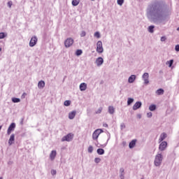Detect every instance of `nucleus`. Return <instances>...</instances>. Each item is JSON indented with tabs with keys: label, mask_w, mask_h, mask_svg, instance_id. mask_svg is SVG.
<instances>
[{
	"label": "nucleus",
	"mask_w": 179,
	"mask_h": 179,
	"mask_svg": "<svg viewBox=\"0 0 179 179\" xmlns=\"http://www.w3.org/2000/svg\"><path fill=\"white\" fill-rule=\"evenodd\" d=\"M162 162H163V155H162V154H157L155 156V159L154 162L155 166L159 167V166L162 164Z\"/></svg>",
	"instance_id": "nucleus-1"
},
{
	"label": "nucleus",
	"mask_w": 179,
	"mask_h": 179,
	"mask_svg": "<svg viewBox=\"0 0 179 179\" xmlns=\"http://www.w3.org/2000/svg\"><path fill=\"white\" fill-rule=\"evenodd\" d=\"M103 129H97L92 134V139H94V141H97V139H99V136H100V134H103Z\"/></svg>",
	"instance_id": "nucleus-2"
},
{
	"label": "nucleus",
	"mask_w": 179,
	"mask_h": 179,
	"mask_svg": "<svg viewBox=\"0 0 179 179\" xmlns=\"http://www.w3.org/2000/svg\"><path fill=\"white\" fill-rule=\"evenodd\" d=\"M103 51H104V49H103V43L101 41H99L96 43V52L101 54Z\"/></svg>",
	"instance_id": "nucleus-3"
},
{
	"label": "nucleus",
	"mask_w": 179,
	"mask_h": 179,
	"mask_svg": "<svg viewBox=\"0 0 179 179\" xmlns=\"http://www.w3.org/2000/svg\"><path fill=\"white\" fill-rule=\"evenodd\" d=\"M73 139V134L70 133L62 138V142H71Z\"/></svg>",
	"instance_id": "nucleus-4"
},
{
	"label": "nucleus",
	"mask_w": 179,
	"mask_h": 179,
	"mask_svg": "<svg viewBox=\"0 0 179 179\" xmlns=\"http://www.w3.org/2000/svg\"><path fill=\"white\" fill-rule=\"evenodd\" d=\"M73 44V39L72 38H68L65 41H64V45L66 48H69L71 45Z\"/></svg>",
	"instance_id": "nucleus-5"
},
{
	"label": "nucleus",
	"mask_w": 179,
	"mask_h": 179,
	"mask_svg": "<svg viewBox=\"0 0 179 179\" xmlns=\"http://www.w3.org/2000/svg\"><path fill=\"white\" fill-rule=\"evenodd\" d=\"M37 41H38L37 37L33 36L29 41V47H34V45L37 44Z\"/></svg>",
	"instance_id": "nucleus-6"
},
{
	"label": "nucleus",
	"mask_w": 179,
	"mask_h": 179,
	"mask_svg": "<svg viewBox=\"0 0 179 179\" xmlns=\"http://www.w3.org/2000/svg\"><path fill=\"white\" fill-rule=\"evenodd\" d=\"M15 128H16V124L15 123H12L7 130L8 135H10L12 131L15 130Z\"/></svg>",
	"instance_id": "nucleus-7"
},
{
	"label": "nucleus",
	"mask_w": 179,
	"mask_h": 179,
	"mask_svg": "<svg viewBox=\"0 0 179 179\" xmlns=\"http://www.w3.org/2000/svg\"><path fill=\"white\" fill-rule=\"evenodd\" d=\"M166 148H167V142L162 141L159 146V149L163 152V150H165Z\"/></svg>",
	"instance_id": "nucleus-8"
},
{
	"label": "nucleus",
	"mask_w": 179,
	"mask_h": 179,
	"mask_svg": "<svg viewBox=\"0 0 179 179\" xmlns=\"http://www.w3.org/2000/svg\"><path fill=\"white\" fill-rule=\"evenodd\" d=\"M143 79L144 80L145 85H148L149 84V73H145L143 75Z\"/></svg>",
	"instance_id": "nucleus-9"
},
{
	"label": "nucleus",
	"mask_w": 179,
	"mask_h": 179,
	"mask_svg": "<svg viewBox=\"0 0 179 179\" xmlns=\"http://www.w3.org/2000/svg\"><path fill=\"white\" fill-rule=\"evenodd\" d=\"M96 64L97 66H101V65H103V63L104 62V59H102V57H98L96 59Z\"/></svg>",
	"instance_id": "nucleus-10"
},
{
	"label": "nucleus",
	"mask_w": 179,
	"mask_h": 179,
	"mask_svg": "<svg viewBox=\"0 0 179 179\" xmlns=\"http://www.w3.org/2000/svg\"><path fill=\"white\" fill-rule=\"evenodd\" d=\"M56 157H57V151L56 150H52L50 154V160H52V161L54 160Z\"/></svg>",
	"instance_id": "nucleus-11"
},
{
	"label": "nucleus",
	"mask_w": 179,
	"mask_h": 179,
	"mask_svg": "<svg viewBox=\"0 0 179 179\" xmlns=\"http://www.w3.org/2000/svg\"><path fill=\"white\" fill-rule=\"evenodd\" d=\"M86 89H87V85H86V83H83L80 85V90H81V92H85Z\"/></svg>",
	"instance_id": "nucleus-12"
},
{
	"label": "nucleus",
	"mask_w": 179,
	"mask_h": 179,
	"mask_svg": "<svg viewBox=\"0 0 179 179\" xmlns=\"http://www.w3.org/2000/svg\"><path fill=\"white\" fill-rule=\"evenodd\" d=\"M142 106V103H141L140 101L136 102L134 106H133V110H138V108H141V107Z\"/></svg>",
	"instance_id": "nucleus-13"
},
{
	"label": "nucleus",
	"mask_w": 179,
	"mask_h": 179,
	"mask_svg": "<svg viewBox=\"0 0 179 179\" xmlns=\"http://www.w3.org/2000/svg\"><path fill=\"white\" fill-rule=\"evenodd\" d=\"M167 138V134L166 133H162L160 136H159V142H163V141Z\"/></svg>",
	"instance_id": "nucleus-14"
},
{
	"label": "nucleus",
	"mask_w": 179,
	"mask_h": 179,
	"mask_svg": "<svg viewBox=\"0 0 179 179\" xmlns=\"http://www.w3.org/2000/svg\"><path fill=\"white\" fill-rule=\"evenodd\" d=\"M13 142H15V134H11L10 138L8 140V145H13Z\"/></svg>",
	"instance_id": "nucleus-15"
},
{
	"label": "nucleus",
	"mask_w": 179,
	"mask_h": 179,
	"mask_svg": "<svg viewBox=\"0 0 179 179\" xmlns=\"http://www.w3.org/2000/svg\"><path fill=\"white\" fill-rule=\"evenodd\" d=\"M76 115V111L73 110L69 114V120H73Z\"/></svg>",
	"instance_id": "nucleus-16"
},
{
	"label": "nucleus",
	"mask_w": 179,
	"mask_h": 179,
	"mask_svg": "<svg viewBox=\"0 0 179 179\" xmlns=\"http://www.w3.org/2000/svg\"><path fill=\"white\" fill-rule=\"evenodd\" d=\"M135 79H136V76L135 75H131L128 80L129 83H134L135 82Z\"/></svg>",
	"instance_id": "nucleus-17"
},
{
	"label": "nucleus",
	"mask_w": 179,
	"mask_h": 179,
	"mask_svg": "<svg viewBox=\"0 0 179 179\" xmlns=\"http://www.w3.org/2000/svg\"><path fill=\"white\" fill-rule=\"evenodd\" d=\"M45 86V83L43 80H41L38 83V89H43Z\"/></svg>",
	"instance_id": "nucleus-18"
},
{
	"label": "nucleus",
	"mask_w": 179,
	"mask_h": 179,
	"mask_svg": "<svg viewBox=\"0 0 179 179\" xmlns=\"http://www.w3.org/2000/svg\"><path fill=\"white\" fill-rule=\"evenodd\" d=\"M135 145H136V140H132L129 144V148L132 149V148H135Z\"/></svg>",
	"instance_id": "nucleus-19"
},
{
	"label": "nucleus",
	"mask_w": 179,
	"mask_h": 179,
	"mask_svg": "<svg viewBox=\"0 0 179 179\" xmlns=\"http://www.w3.org/2000/svg\"><path fill=\"white\" fill-rule=\"evenodd\" d=\"M156 94H157V96H161V94H164V90L159 89L156 91Z\"/></svg>",
	"instance_id": "nucleus-20"
},
{
	"label": "nucleus",
	"mask_w": 179,
	"mask_h": 179,
	"mask_svg": "<svg viewBox=\"0 0 179 179\" xmlns=\"http://www.w3.org/2000/svg\"><path fill=\"white\" fill-rule=\"evenodd\" d=\"M115 109L114 108V107H113V106L108 107V113L110 114H113V113H115Z\"/></svg>",
	"instance_id": "nucleus-21"
},
{
	"label": "nucleus",
	"mask_w": 179,
	"mask_h": 179,
	"mask_svg": "<svg viewBox=\"0 0 179 179\" xmlns=\"http://www.w3.org/2000/svg\"><path fill=\"white\" fill-rule=\"evenodd\" d=\"M79 0H73L72 5L73 6H78L79 5Z\"/></svg>",
	"instance_id": "nucleus-22"
},
{
	"label": "nucleus",
	"mask_w": 179,
	"mask_h": 179,
	"mask_svg": "<svg viewBox=\"0 0 179 179\" xmlns=\"http://www.w3.org/2000/svg\"><path fill=\"white\" fill-rule=\"evenodd\" d=\"M98 155H104V150H103V148H99L96 150Z\"/></svg>",
	"instance_id": "nucleus-23"
},
{
	"label": "nucleus",
	"mask_w": 179,
	"mask_h": 179,
	"mask_svg": "<svg viewBox=\"0 0 179 179\" xmlns=\"http://www.w3.org/2000/svg\"><path fill=\"white\" fill-rule=\"evenodd\" d=\"M149 110L150 111H155V110H156V105H150Z\"/></svg>",
	"instance_id": "nucleus-24"
},
{
	"label": "nucleus",
	"mask_w": 179,
	"mask_h": 179,
	"mask_svg": "<svg viewBox=\"0 0 179 179\" xmlns=\"http://www.w3.org/2000/svg\"><path fill=\"white\" fill-rule=\"evenodd\" d=\"M132 103H134V99L132 98H129L127 100V104L128 106H129L130 104H132Z\"/></svg>",
	"instance_id": "nucleus-25"
},
{
	"label": "nucleus",
	"mask_w": 179,
	"mask_h": 179,
	"mask_svg": "<svg viewBox=\"0 0 179 179\" xmlns=\"http://www.w3.org/2000/svg\"><path fill=\"white\" fill-rule=\"evenodd\" d=\"M153 29H155V26H150V27H148V31H149L150 33H153V31H154Z\"/></svg>",
	"instance_id": "nucleus-26"
},
{
	"label": "nucleus",
	"mask_w": 179,
	"mask_h": 179,
	"mask_svg": "<svg viewBox=\"0 0 179 179\" xmlns=\"http://www.w3.org/2000/svg\"><path fill=\"white\" fill-rule=\"evenodd\" d=\"M12 101H13V103H19V102H20V99L19 98H13L12 99Z\"/></svg>",
	"instance_id": "nucleus-27"
},
{
	"label": "nucleus",
	"mask_w": 179,
	"mask_h": 179,
	"mask_svg": "<svg viewBox=\"0 0 179 179\" xmlns=\"http://www.w3.org/2000/svg\"><path fill=\"white\" fill-rule=\"evenodd\" d=\"M88 153H92L93 152V146H92V145H90L89 147H88Z\"/></svg>",
	"instance_id": "nucleus-28"
},
{
	"label": "nucleus",
	"mask_w": 179,
	"mask_h": 179,
	"mask_svg": "<svg viewBox=\"0 0 179 179\" xmlns=\"http://www.w3.org/2000/svg\"><path fill=\"white\" fill-rule=\"evenodd\" d=\"M5 37H6V35H5V33L1 32L0 33V40H1L2 38H5Z\"/></svg>",
	"instance_id": "nucleus-29"
},
{
	"label": "nucleus",
	"mask_w": 179,
	"mask_h": 179,
	"mask_svg": "<svg viewBox=\"0 0 179 179\" xmlns=\"http://www.w3.org/2000/svg\"><path fill=\"white\" fill-rule=\"evenodd\" d=\"M101 111H103V108H102V107L99 108L96 110V112H95V114H101Z\"/></svg>",
	"instance_id": "nucleus-30"
},
{
	"label": "nucleus",
	"mask_w": 179,
	"mask_h": 179,
	"mask_svg": "<svg viewBox=\"0 0 179 179\" xmlns=\"http://www.w3.org/2000/svg\"><path fill=\"white\" fill-rule=\"evenodd\" d=\"M123 3H124V0H117V5H120V6H122Z\"/></svg>",
	"instance_id": "nucleus-31"
},
{
	"label": "nucleus",
	"mask_w": 179,
	"mask_h": 179,
	"mask_svg": "<svg viewBox=\"0 0 179 179\" xmlns=\"http://www.w3.org/2000/svg\"><path fill=\"white\" fill-rule=\"evenodd\" d=\"M64 106H66V107H68V106H71V101H65Z\"/></svg>",
	"instance_id": "nucleus-32"
},
{
	"label": "nucleus",
	"mask_w": 179,
	"mask_h": 179,
	"mask_svg": "<svg viewBox=\"0 0 179 179\" xmlns=\"http://www.w3.org/2000/svg\"><path fill=\"white\" fill-rule=\"evenodd\" d=\"M82 50H78L76 52V55H82Z\"/></svg>",
	"instance_id": "nucleus-33"
},
{
	"label": "nucleus",
	"mask_w": 179,
	"mask_h": 179,
	"mask_svg": "<svg viewBox=\"0 0 179 179\" xmlns=\"http://www.w3.org/2000/svg\"><path fill=\"white\" fill-rule=\"evenodd\" d=\"M94 37H96V38H100V33L95 32L94 33Z\"/></svg>",
	"instance_id": "nucleus-34"
},
{
	"label": "nucleus",
	"mask_w": 179,
	"mask_h": 179,
	"mask_svg": "<svg viewBox=\"0 0 179 179\" xmlns=\"http://www.w3.org/2000/svg\"><path fill=\"white\" fill-rule=\"evenodd\" d=\"M169 65V67H171V66L173 65V62H174V60L171 59L170 60L169 62H167Z\"/></svg>",
	"instance_id": "nucleus-35"
},
{
	"label": "nucleus",
	"mask_w": 179,
	"mask_h": 179,
	"mask_svg": "<svg viewBox=\"0 0 179 179\" xmlns=\"http://www.w3.org/2000/svg\"><path fill=\"white\" fill-rule=\"evenodd\" d=\"M85 36H86V31H83L80 33V37H85Z\"/></svg>",
	"instance_id": "nucleus-36"
},
{
	"label": "nucleus",
	"mask_w": 179,
	"mask_h": 179,
	"mask_svg": "<svg viewBox=\"0 0 179 179\" xmlns=\"http://www.w3.org/2000/svg\"><path fill=\"white\" fill-rule=\"evenodd\" d=\"M94 162H95V163H100V162H101V159L95 158Z\"/></svg>",
	"instance_id": "nucleus-37"
},
{
	"label": "nucleus",
	"mask_w": 179,
	"mask_h": 179,
	"mask_svg": "<svg viewBox=\"0 0 179 179\" xmlns=\"http://www.w3.org/2000/svg\"><path fill=\"white\" fill-rule=\"evenodd\" d=\"M13 3H12V1H8V6L9 7V8H12V5H13Z\"/></svg>",
	"instance_id": "nucleus-38"
},
{
	"label": "nucleus",
	"mask_w": 179,
	"mask_h": 179,
	"mask_svg": "<svg viewBox=\"0 0 179 179\" xmlns=\"http://www.w3.org/2000/svg\"><path fill=\"white\" fill-rule=\"evenodd\" d=\"M51 174H52V176H55V174H57V171H55V170H52V171H51Z\"/></svg>",
	"instance_id": "nucleus-39"
},
{
	"label": "nucleus",
	"mask_w": 179,
	"mask_h": 179,
	"mask_svg": "<svg viewBox=\"0 0 179 179\" xmlns=\"http://www.w3.org/2000/svg\"><path fill=\"white\" fill-rule=\"evenodd\" d=\"M152 114L151 112H149L148 113H147V117H148V118H150V117H152Z\"/></svg>",
	"instance_id": "nucleus-40"
},
{
	"label": "nucleus",
	"mask_w": 179,
	"mask_h": 179,
	"mask_svg": "<svg viewBox=\"0 0 179 179\" xmlns=\"http://www.w3.org/2000/svg\"><path fill=\"white\" fill-rule=\"evenodd\" d=\"M175 50L176 51H179V45H176V47H175Z\"/></svg>",
	"instance_id": "nucleus-41"
},
{
	"label": "nucleus",
	"mask_w": 179,
	"mask_h": 179,
	"mask_svg": "<svg viewBox=\"0 0 179 179\" xmlns=\"http://www.w3.org/2000/svg\"><path fill=\"white\" fill-rule=\"evenodd\" d=\"M103 127H104V128H108V124H107V123H104Z\"/></svg>",
	"instance_id": "nucleus-42"
},
{
	"label": "nucleus",
	"mask_w": 179,
	"mask_h": 179,
	"mask_svg": "<svg viewBox=\"0 0 179 179\" xmlns=\"http://www.w3.org/2000/svg\"><path fill=\"white\" fill-rule=\"evenodd\" d=\"M166 39V36H162V37L161 38V41H164Z\"/></svg>",
	"instance_id": "nucleus-43"
},
{
	"label": "nucleus",
	"mask_w": 179,
	"mask_h": 179,
	"mask_svg": "<svg viewBox=\"0 0 179 179\" xmlns=\"http://www.w3.org/2000/svg\"><path fill=\"white\" fill-rule=\"evenodd\" d=\"M120 172L122 174V173H124V169H120Z\"/></svg>",
	"instance_id": "nucleus-44"
},
{
	"label": "nucleus",
	"mask_w": 179,
	"mask_h": 179,
	"mask_svg": "<svg viewBox=\"0 0 179 179\" xmlns=\"http://www.w3.org/2000/svg\"><path fill=\"white\" fill-rule=\"evenodd\" d=\"M120 178H121V179H124V175H122V173L121 176H120Z\"/></svg>",
	"instance_id": "nucleus-45"
},
{
	"label": "nucleus",
	"mask_w": 179,
	"mask_h": 179,
	"mask_svg": "<svg viewBox=\"0 0 179 179\" xmlns=\"http://www.w3.org/2000/svg\"><path fill=\"white\" fill-rule=\"evenodd\" d=\"M142 116L141 115H138V118H141Z\"/></svg>",
	"instance_id": "nucleus-46"
},
{
	"label": "nucleus",
	"mask_w": 179,
	"mask_h": 179,
	"mask_svg": "<svg viewBox=\"0 0 179 179\" xmlns=\"http://www.w3.org/2000/svg\"><path fill=\"white\" fill-rule=\"evenodd\" d=\"M0 129H2V126H0Z\"/></svg>",
	"instance_id": "nucleus-47"
},
{
	"label": "nucleus",
	"mask_w": 179,
	"mask_h": 179,
	"mask_svg": "<svg viewBox=\"0 0 179 179\" xmlns=\"http://www.w3.org/2000/svg\"><path fill=\"white\" fill-rule=\"evenodd\" d=\"M0 51H2V48H0Z\"/></svg>",
	"instance_id": "nucleus-48"
},
{
	"label": "nucleus",
	"mask_w": 179,
	"mask_h": 179,
	"mask_svg": "<svg viewBox=\"0 0 179 179\" xmlns=\"http://www.w3.org/2000/svg\"><path fill=\"white\" fill-rule=\"evenodd\" d=\"M0 179H2V178H0Z\"/></svg>",
	"instance_id": "nucleus-49"
},
{
	"label": "nucleus",
	"mask_w": 179,
	"mask_h": 179,
	"mask_svg": "<svg viewBox=\"0 0 179 179\" xmlns=\"http://www.w3.org/2000/svg\"><path fill=\"white\" fill-rule=\"evenodd\" d=\"M92 1H94V0H92Z\"/></svg>",
	"instance_id": "nucleus-50"
},
{
	"label": "nucleus",
	"mask_w": 179,
	"mask_h": 179,
	"mask_svg": "<svg viewBox=\"0 0 179 179\" xmlns=\"http://www.w3.org/2000/svg\"><path fill=\"white\" fill-rule=\"evenodd\" d=\"M143 179V178H142Z\"/></svg>",
	"instance_id": "nucleus-51"
}]
</instances>
